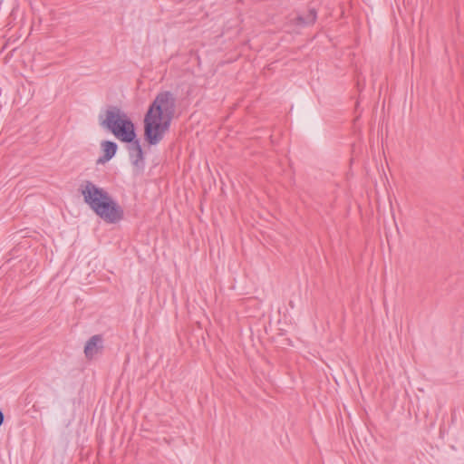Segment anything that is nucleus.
<instances>
[{"instance_id":"obj_7","label":"nucleus","mask_w":464,"mask_h":464,"mask_svg":"<svg viewBox=\"0 0 464 464\" xmlns=\"http://www.w3.org/2000/svg\"><path fill=\"white\" fill-rule=\"evenodd\" d=\"M292 23H293L295 25H298V26H301V27L307 26V24H306V23H305V20H304V15H297L296 17H295L294 19H292Z\"/></svg>"},{"instance_id":"obj_3","label":"nucleus","mask_w":464,"mask_h":464,"mask_svg":"<svg viewBox=\"0 0 464 464\" xmlns=\"http://www.w3.org/2000/svg\"><path fill=\"white\" fill-rule=\"evenodd\" d=\"M84 202L105 222L114 224L123 218L122 208L102 188L85 180L79 188Z\"/></svg>"},{"instance_id":"obj_9","label":"nucleus","mask_w":464,"mask_h":464,"mask_svg":"<svg viewBox=\"0 0 464 464\" xmlns=\"http://www.w3.org/2000/svg\"><path fill=\"white\" fill-rule=\"evenodd\" d=\"M455 13H456V15H457V17H458V16L459 15V9H457V8H455Z\"/></svg>"},{"instance_id":"obj_6","label":"nucleus","mask_w":464,"mask_h":464,"mask_svg":"<svg viewBox=\"0 0 464 464\" xmlns=\"http://www.w3.org/2000/svg\"><path fill=\"white\" fill-rule=\"evenodd\" d=\"M305 23L308 25H312L315 23L317 18V12L314 8L309 9L307 14L304 15Z\"/></svg>"},{"instance_id":"obj_8","label":"nucleus","mask_w":464,"mask_h":464,"mask_svg":"<svg viewBox=\"0 0 464 464\" xmlns=\"http://www.w3.org/2000/svg\"><path fill=\"white\" fill-rule=\"evenodd\" d=\"M4 419H5L4 413H3V411L0 410V427L2 426V424H3V422H4Z\"/></svg>"},{"instance_id":"obj_2","label":"nucleus","mask_w":464,"mask_h":464,"mask_svg":"<svg viewBox=\"0 0 464 464\" xmlns=\"http://www.w3.org/2000/svg\"><path fill=\"white\" fill-rule=\"evenodd\" d=\"M175 113V95L169 91L159 92L144 116V138L150 145H156L163 139Z\"/></svg>"},{"instance_id":"obj_5","label":"nucleus","mask_w":464,"mask_h":464,"mask_svg":"<svg viewBox=\"0 0 464 464\" xmlns=\"http://www.w3.org/2000/svg\"><path fill=\"white\" fill-rule=\"evenodd\" d=\"M102 155L97 160L98 164H104L111 160L116 154L118 145L114 141L103 140L101 143Z\"/></svg>"},{"instance_id":"obj_4","label":"nucleus","mask_w":464,"mask_h":464,"mask_svg":"<svg viewBox=\"0 0 464 464\" xmlns=\"http://www.w3.org/2000/svg\"><path fill=\"white\" fill-rule=\"evenodd\" d=\"M103 350V337L102 334L92 335L85 343L84 354L87 359H92Z\"/></svg>"},{"instance_id":"obj_1","label":"nucleus","mask_w":464,"mask_h":464,"mask_svg":"<svg viewBox=\"0 0 464 464\" xmlns=\"http://www.w3.org/2000/svg\"><path fill=\"white\" fill-rule=\"evenodd\" d=\"M100 125L110 130L120 141L128 143V152L131 164L139 172L144 169V153L137 139L135 125L128 115L117 106H111L105 118L99 115Z\"/></svg>"}]
</instances>
